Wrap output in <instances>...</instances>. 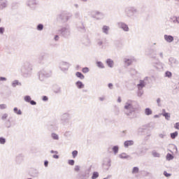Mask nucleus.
<instances>
[{
  "mask_svg": "<svg viewBox=\"0 0 179 179\" xmlns=\"http://www.w3.org/2000/svg\"><path fill=\"white\" fill-rule=\"evenodd\" d=\"M16 113L18 115H20V114H22V111L20 110H19L16 112Z\"/></svg>",
  "mask_w": 179,
  "mask_h": 179,
  "instance_id": "nucleus-42",
  "label": "nucleus"
},
{
  "mask_svg": "<svg viewBox=\"0 0 179 179\" xmlns=\"http://www.w3.org/2000/svg\"><path fill=\"white\" fill-rule=\"evenodd\" d=\"M59 156L57 155H53V159H59Z\"/></svg>",
  "mask_w": 179,
  "mask_h": 179,
  "instance_id": "nucleus-40",
  "label": "nucleus"
},
{
  "mask_svg": "<svg viewBox=\"0 0 179 179\" xmlns=\"http://www.w3.org/2000/svg\"><path fill=\"white\" fill-rule=\"evenodd\" d=\"M0 108L1 110H3V109L6 108V105H5V104L0 105Z\"/></svg>",
  "mask_w": 179,
  "mask_h": 179,
  "instance_id": "nucleus-31",
  "label": "nucleus"
},
{
  "mask_svg": "<svg viewBox=\"0 0 179 179\" xmlns=\"http://www.w3.org/2000/svg\"><path fill=\"white\" fill-rule=\"evenodd\" d=\"M43 101H47V100H48V97L45 96L43 97Z\"/></svg>",
  "mask_w": 179,
  "mask_h": 179,
  "instance_id": "nucleus-36",
  "label": "nucleus"
},
{
  "mask_svg": "<svg viewBox=\"0 0 179 179\" xmlns=\"http://www.w3.org/2000/svg\"><path fill=\"white\" fill-rule=\"evenodd\" d=\"M162 115L165 117L166 120H170V113H167L166 112H164Z\"/></svg>",
  "mask_w": 179,
  "mask_h": 179,
  "instance_id": "nucleus-9",
  "label": "nucleus"
},
{
  "mask_svg": "<svg viewBox=\"0 0 179 179\" xmlns=\"http://www.w3.org/2000/svg\"><path fill=\"white\" fill-rule=\"evenodd\" d=\"M17 85H19V81H17V80H15L13 83V87H16V86H17Z\"/></svg>",
  "mask_w": 179,
  "mask_h": 179,
  "instance_id": "nucleus-26",
  "label": "nucleus"
},
{
  "mask_svg": "<svg viewBox=\"0 0 179 179\" xmlns=\"http://www.w3.org/2000/svg\"><path fill=\"white\" fill-rule=\"evenodd\" d=\"M145 86V81L140 80V83L138 85V89H142V87H144Z\"/></svg>",
  "mask_w": 179,
  "mask_h": 179,
  "instance_id": "nucleus-7",
  "label": "nucleus"
},
{
  "mask_svg": "<svg viewBox=\"0 0 179 179\" xmlns=\"http://www.w3.org/2000/svg\"><path fill=\"white\" fill-rule=\"evenodd\" d=\"M131 107H132V105H131V104H129V103H127V104L125 105V106H124V108H125L126 110H128V109H129Z\"/></svg>",
  "mask_w": 179,
  "mask_h": 179,
  "instance_id": "nucleus-24",
  "label": "nucleus"
},
{
  "mask_svg": "<svg viewBox=\"0 0 179 179\" xmlns=\"http://www.w3.org/2000/svg\"><path fill=\"white\" fill-rule=\"evenodd\" d=\"M96 64H97V66H99V68H104V66L103 65L102 62H98Z\"/></svg>",
  "mask_w": 179,
  "mask_h": 179,
  "instance_id": "nucleus-18",
  "label": "nucleus"
},
{
  "mask_svg": "<svg viewBox=\"0 0 179 179\" xmlns=\"http://www.w3.org/2000/svg\"><path fill=\"white\" fill-rule=\"evenodd\" d=\"M29 103H30V104H31L32 106H36V101H29Z\"/></svg>",
  "mask_w": 179,
  "mask_h": 179,
  "instance_id": "nucleus-33",
  "label": "nucleus"
},
{
  "mask_svg": "<svg viewBox=\"0 0 179 179\" xmlns=\"http://www.w3.org/2000/svg\"><path fill=\"white\" fill-rule=\"evenodd\" d=\"M126 62H127L129 65H131V64H132V60L127 59Z\"/></svg>",
  "mask_w": 179,
  "mask_h": 179,
  "instance_id": "nucleus-34",
  "label": "nucleus"
},
{
  "mask_svg": "<svg viewBox=\"0 0 179 179\" xmlns=\"http://www.w3.org/2000/svg\"><path fill=\"white\" fill-rule=\"evenodd\" d=\"M80 170V168L79 166H76L75 167V171H79Z\"/></svg>",
  "mask_w": 179,
  "mask_h": 179,
  "instance_id": "nucleus-35",
  "label": "nucleus"
},
{
  "mask_svg": "<svg viewBox=\"0 0 179 179\" xmlns=\"http://www.w3.org/2000/svg\"><path fill=\"white\" fill-rule=\"evenodd\" d=\"M72 155H73V159H75V157L78 156V151L76 150L73 151Z\"/></svg>",
  "mask_w": 179,
  "mask_h": 179,
  "instance_id": "nucleus-23",
  "label": "nucleus"
},
{
  "mask_svg": "<svg viewBox=\"0 0 179 179\" xmlns=\"http://www.w3.org/2000/svg\"><path fill=\"white\" fill-rule=\"evenodd\" d=\"M113 150L114 153H118V147L117 146H114L113 148Z\"/></svg>",
  "mask_w": 179,
  "mask_h": 179,
  "instance_id": "nucleus-22",
  "label": "nucleus"
},
{
  "mask_svg": "<svg viewBox=\"0 0 179 179\" xmlns=\"http://www.w3.org/2000/svg\"><path fill=\"white\" fill-rule=\"evenodd\" d=\"M97 177H99V173L94 172L92 178V179H96V178H97Z\"/></svg>",
  "mask_w": 179,
  "mask_h": 179,
  "instance_id": "nucleus-14",
  "label": "nucleus"
},
{
  "mask_svg": "<svg viewBox=\"0 0 179 179\" xmlns=\"http://www.w3.org/2000/svg\"><path fill=\"white\" fill-rule=\"evenodd\" d=\"M164 175L165 176V177H170L171 176V174L168 173L167 171H164Z\"/></svg>",
  "mask_w": 179,
  "mask_h": 179,
  "instance_id": "nucleus-29",
  "label": "nucleus"
},
{
  "mask_svg": "<svg viewBox=\"0 0 179 179\" xmlns=\"http://www.w3.org/2000/svg\"><path fill=\"white\" fill-rule=\"evenodd\" d=\"M165 75L167 78H171V76H172L171 72H170V71H166Z\"/></svg>",
  "mask_w": 179,
  "mask_h": 179,
  "instance_id": "nucleus-20",
  "label": "nucleus"
},
{
  "mask_svg": "<svg viewBox=\"0 0 179 179\" xmlns=\"http://www.w3.org/2000/svg\"><path fill=\"white\" fill-rule=\"evenodd\" d=\"M125 148H128V146H132L134 145V141H127L124 142Z\"/></svg>",
  "mask_w": 179,
  "mask_h": 179,
  "instance_id": "nucleus-4",
  "label": "nucleus"
},
{
  "mask_svg": "<svg viewBox=\"0 0 179 179\" xmlns=\"http://www.w3.org/2000/svg\"><path fill=\"white\" fill-rule=\"evenodd\" d=\"M44 164L45 167H48V161H45Z\"/></svg>",
  "mask_w": 179,
  "mask_h": 179,
  "instance_id": "nucleus-37",
  "label": "nucleus"
},
{
  "mask_svg": "<svg viewBox=\"0 0 179 179\" xmlns=\"http://www.w3.org/2000/svg\"><path fill=\"white\" fill-rule=\"evenodd\" d=\"M119 26H120V27H122V29H123V30H124V31H128L129 29L128 28V25L124 24V23H120Z\"/></svg>",
  "mask_w": 179,
  "mask_h": 179,
  "instance_id": "nucleus-2",
  "label": "nucleus"
},
{
  "mask_svg": "<svg viewBox=\"0 0 179 179\" xmlns=\"http://www.w3.org/2000/svg\"><path fill=\"white\" fill-rule=\"evenodd\" d=\"M2 120H6L8 118V114H4L1 117Z\"/></svg>",
  "mask_w": 179,
  "mask_h": 179,
  "instance_id": "nucleus-32",
  "label": "nucleus"
},
{
  "mask_svg": "<svg viewBox=\"0 0 179 179\" xmlns=\"http://www.w3.org/2000/svg\"><path fill=\"white\" fill-rule=\"evenodd\" d=\"M0 22H1V19H0Z\"/></svg>",
  "mask_w": 179,
  "mask_h": 179,
  "instance_id": "nucleus-46",
  "label": "nucleus"
},
{
  "mask_svg": "<svg viewBox=\"0 0 179 179\" xmlns=\"http://www.w3.org/2000/svg\"><path fill=\"white\" fill-rule=\"evenodd\" d=\"M6 81V78L5 77H0V82H5Z\"/></svg>",
  "mask_w": 179,
  "mask_h": 179,
  "instance_id": "nucleus-30",
  "label": "nucleus"
},
{
  "mask_svg": "<svg viewBox=\"0 0 179 179\" xmlns=\"http://www.w3.org/2000/svg\"><path fill=\"white\" fill-rule=\"evenodd\" d=\"M69 164H70V166H73V164H75V161L73 159L69 160Z\"/></svg>",
  "mask_w": 179,
  "mask_h": 179,
  "instance_id": "nucleus-25",
  "label": "nucleus"
},
{
  "mask_svg": "<svg viewBox=\"0 0 179 179\" xmlns=\"http://www.w3.org/2000/svg\"><path fill=\"white\" fill-rule=\"evenodd\" d=\"M152 110L149 108H145V115H151L152 114Z\"/></svg>",
  "mask_w": 179,
  "mask_h": 179,
  "instance_id": "nucleus-8",
  "label": "nucleus"
},
{
  "mask_svg": "<svg viewBox=\"0 0 179 179\" xmlns=\"http://www.w3.org/2000/svg\"><path fill=\"white\" fill-rule=\"evenodd\" d=\"M175 128H176V129H178V128H179V124H178V123H176V124Z\"/></svg>",
  "mask_w": 179,
  "mask_h": 179,
  "instance_id": "nucleus-39",
  "label": "nucleus"
},
{
  "mask_svg": "<svg viewBox=\"0 0 179 179\" xmlns=\"http://www.w3.org/2000/svg\"><path fill=\"white\" fill-rule=\"evenodd\" d=\"M5 142H6V140L4 138L1 137L0 138V143H1V145L5 144Z\"/></svg>",
  "mask_w": 179,
  "mask_h": 179,
  "instance_id": "nucleus-17",
  "label": "nucleus"
},
{
  "mask_svg": "<svg viewBox=\"0 0 179 179\" xmlns=\"http://www.w3.org/2000/svg\"><path fill=\"white\" fill-rule=\"evenodd\" d=\"M108 29H109V27L108 26L103 27V33H106V34H107V33H108Z\"/></svg>",
  "mask_w": 179,
  "mask_h": 179,
  "instance_id": "nucleus-11",
  "label": "nucleus"
},
{
  "mask_svg": "<svg viewBox=\"0 0 179 179\" xmlns=\"http://www.w3.org/2000/svg\"><path fill=\"white\" fill-rule=\"evenodd\" d=\"M76 76H77V78H79L80 79H85V76H83V74H82V73L80 72H77L76 73Z\"/></svg>",
  "mask_w": 179,
  "mask_h": 179,
  "instance_id": "nucleus-6",
  "label": "nucleus"
},
{
  "mask_svg": "<svg viewBox=\"0 0 179 179\" xmlns=\"http://www.w3.org/2000/svg\"><path fill=\"white\" fill-rule=\"evenodd\" d=\"M106 64L110 66V68H113V66H114V62L110 59H108L106 60Z\"/></svg>",
  "mask_w": 179,
  "mask_h": 179,
  "instance_id": "nucleus-3",
  "label": "nucleus"
},
{
  "mask_svg": "<svg viewBox=\"0 0 179 179\" xmlns=\"http://www.w3.org/2000/svg\"><path fill=\"white\" fill-rule=\"evenodd\" d=\"M164 39L167 43H171L174 40V38L172 36L164 35Z\"/></svg>",
  "mask_w": 179,
  "mask_h": 179,
  "instance_id": "nucleus-1",
  "label": "nucleus"
},
{
  "mask_svg": "<svg viewBox=\"0 0 179 179\" xmlns=\"http://www.w3.org/2000/svg\"><path fill=\"white\" fill-rule=\"evenodd\" d=\"M132 173H133V174H136V173H139V168H138V167L133 168Z\"/></svg>",
  "mask_w": 179,
  "mask_h": 179,
  "instance_id": "nucleus-12",
  "label": "nucleus"
},
{
  "mask_svg": "<svg viewBox=\"0 0 179 179\" xmlns=\"http://www.w3.org/2000/svg\"><path fill=\"white\" fill-rule=\"evenodd\" d=\"M58 38H59V37L58 36H55V40H58Z\"/></svg>",
  "mask_w": 179,
  "mask_h": 179,
  "instance_id": "nucleus-43",
  "label": "nucleus"
},
{
  "mask_svg": "<svg viewBox=\"0 0 179 179\" xmlns=\"http://www.w3.org/2000/svg\"><path fill=\"white\" fill-rule=\"evenodd\" d=\"M50 153H56V155H58V152L54 150H51Z\"/></svg>",
  "mask_w": 179,
  "mask_h": 179,
  "instance_id": "nucleus-41",
  "label": "nucleus"
},
{
  "mask_svg": "<svg viewBox=\"0 0 179 179\" xmlns=\"http://www.w3.org/2000/svg\"><path fill=\"white\" fill-rule=\"evenodd\" d=\"M76 85L78 89H83L85 87V85L80 81L77 82Z\"/></svg>",
  "mask_w": 179,
  "mask_h": 179,
  "instance_id": "nucleus-5",
  "label": "nucleus"
},
{
  "mask_svg": "<svg viewBox=\"0 0 179 179\" xmlns=\"http://www.w3.org/2000/svg\"><path fill=\"white\" fill-rule=\"evenodd\" d=\"M173 159V157L171 154H167L166 155V160H172Z\"/></svg>",
  "mask_w": 179,
  "mask_h": 179,
  "instance_id": "nucleus-13",
  "label": "nucleus"
},
{
  "mask_svg": "<svg viewBox=\"0 0 179 179\" xmlns=\"http://www.w3.org/2000/svg\"><path fill=\"white\" fill-rule=\"evenodd\" d=\"M52 138L56 141H57V139H59L58 136L57 135V134H55V133L52 134Z\"/></svg>",
  "mask_w": 179,
  "mask_h": 179,
  "instance_id": "nucleus-15",
  "label": "nucleus"
},
{
  "mask_svg": "<svg viewBox=\"0 0 179 179\" xmlns=\"http://www.w3.org/2000/svg\"><path fill=\"white\" fill-rule=\"evenodd\" d=\"M43 27H44V26H43V24H40L38 25L37 29H38V30H43Z\"/></svg>",
  "mask_w": 179,
  "mask_h": 179,
  "instance_id": "nucleus-27",
  "label": "nucleus"
},
{
  "mask_svg": "<svg viewBox=\"0 0 179 179\" xmlns=\"http://www.w3.org/2000/svg\"><path fill=\"white\" fill-rule=\"evenodd\" d=\"M82 71L83 72V73H87V72H89V68L85 67L83 69Z\"/></svg>",
  "mask_w": 179,
  "mask_h": 179,
  "instance_id": "nucleus-19",
  "label": "nucleus"
},
{
  "mask_svg": "<svg viewBox=\"0 0 179 179\" xmlns=\"http://www.w3.org/2000/svg\"><path fill=\"white\" fill-rule=\"evenodd\" d=\"M176 136H178V132L176 131L174 133L171 134V137L172 139H175Z\"/></svg>",
  "mask_w": 179,
  "mask_h": 179,
  "instance_id": "nucleus-10",
  "label": "nucleus"
},
{
  "mask_svg": "<svg viewBox=\"0 0 179 179\" xmlns=\"http://www.w3.org/2000/svg\"><path fill=\"white\" fill-rule=\"evenodd\" d=\"M4 31H5V28L0 27V34H3Z\"/></svg>",
  "mask_w": 179,
  "mask_h": 179,
  "instance_id": "nucleus-28",
  "label": "nucleus"
},
{
  "mask_svg": "<svg viewBox=\"0 0 179 179\" xmlns=\"http://www.w3.org/2000/svg\"><path fill=\"white\" fill-rule=\"evenodd\" d=\"M120 157L121 159H127L128 156L127 155V154L122 153V154H121V155H120Z\"/></svg>",
  "mask_w": 179,
  "mask_h": 179,
  "instance_id": "nucleus-16",
  "label": "nucleus"
},
{
  "mask_svg": "<svg viewBox=\"0 0 179 179\" xmlns=\"http://www.w3.org/2000/svg\"><path fill=\"white\" fill-rule=\"evenodd\" d=\"M14 111H15V113H17V111H18V110H17V108H14Z\"/></svg>",
  "mask_w": 179,
  "mask_h": 179,
  "instance_id": "nucleus-44",
  "label": "nucleus"
},
{
  "mask_svg": "<svg viewBox=\"0 0 179 179\" xmlns=\"http://www.w3.org/2000/svg\"><path fill=\"white\" fill-rule=\"evenodd\" d=\"M117 101L119 102V103H121V98H118V99H117Z\"/></svg>",
  "mask_w": 179,
  "mask_h": 179,
  "instance_id": "nucleus-45",
  "label": "nucleus"
},
{
  "mask_svg": "<svg viewBox=\"0 0 179 179\" xmlns=\"http://www.w3.org/2000/svg\"><path fill=\"white\" fill-rule=\"evenodd\" d=\"M24 100H25V101L30 102L31 101V98L30 96H26L24 97Z\"/></svg>",
  "mask_w": 179,
  "mask_h": 179,
  "instance_id": "nucleus-21",
  "label": "nucleus"
},
{
  "mask_svg": "<svg viewBox=\"0 0 179 179\" xmlns=\"http://www.w3.org/2000/svg\"><path fill=\"white\" fill-rule=\"evenodd\" d=\"M108 87H109V89H113V84L112 83H109L108 84Z\"/></svg>",
  "mask_w": 179,
  "mask_h": 179,
  "instance_id": "nucleus-38",
  "label": "nucleus"
}]
</instances>
